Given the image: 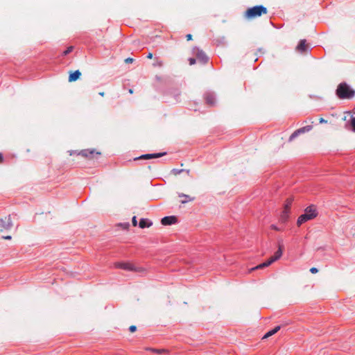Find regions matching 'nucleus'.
Returning a JSON list of instances; mask_svg holds the SVG:
<instances>
[{
    "instance_id": "obj_11",
    "label": "nucleus",
    "mask_w": 355,
    "mask_h": 355,
    "mask_svg": "<svg viewBox=\"0 0 355 355\" xmlns=\"http://www.w3.org/2000/svg\"><path fill=\"white\" fill-rule=\"evenodd\" d=\"M80 76H81V72L79 70H76L75 71H71L69 73L68 80L70 83L74 82V81L77 80L78 79H79Z\"/></svg>"
},
{
    "instance_id": "obj_4",
    "label": "nucleus",
    "mask_w": 355,
    "mask_h": 355,
    "mask_svg": "<svg viewBox=\"0 0 355 355\" xmlns=\"http://www.w3.org/2000/svg\"><path fill=\"white\" fill-rule=\"evenodd\" d=\"M283 250H284L283 244L282 243H279L278 250L275 253V254L273 256L270 257L268 259V260H267L266 261H265V262H263V263L257 266L254 268H252L251 269V270H257V269H262V268H264L266 267L269 266L272 263H274L275 261H276L277 260L280 259V257L282 256V254H283Z\"/></svg>"
},
{
    "instance_id": "obj_37",
    "label": "nucleus",
    "mask_w": 355,
    "mask_h": 355,
    "mask_svg": "<svg viewBox=\"0 0 355 355\" xmlns=\"http://www.w3.org/2000/svg\"><path fill=\"white\" fill-rule=\"evenodd\" d=\"M272 228L275 230H278L277 227H276L275 225H272Z\"/></svg>"
},
{
    "instance_id": "obj_24",
    "label": "nucleus",
    "mask_w": 355,
    "mask_h": 355,
    "mask_svg": "<svg viewBox=\"0 0 355 355\" xmlns=\"http://www.w3.org/2000/svg\"><path fill=\"white\" fill-rule=\"evenodd\" d=\"M132 225L135 227L137 225V220L136 216H133V218L132 219Z\"/></svg>"
},
{
    "instance_id": "obj_31",
    "label": "nucleus",
    "mask_w": 355,
    "mask_h": 355,
    "mask_svg": "<svg viewBox=\"0 0 355 355\" xmlns=\"http://www.w3.org/2000/svg\"><path fill=\"white\" fill-rule=\"evenodd\" d=\"M2 238L3 239L10 240L12 237H11V236L8 235V236H3Z\"/></svg>"
},
{
    "instance_id": "obj_17",
    "label": "nucleus",
    "mask_w": 355,
    "mask_h": 355,
    "mask_svg": "<svg viewBox=\"0 0 355 355\" xmlns=\"http://www.w3.org/2000/svg\"><path fill=\"white\" fill-rule=\"evenodd\" d=\"M288 214H289V210H286V209H284V211H282V214H281V220L282 222H286V220L288 219Z\"/></svg>"
},
{
    "instance_id": "obj_29",
    "label": "nucleus",
    "mask_w": 355,
    "mask_h": 355,
    "mask_svg": "<svg viewBox=\"0 0 355 355\" xmlns=\"http://www.w3.org/2000/svg\"><path fill=\"white\" fill-rule=\"evenodd\" d=\"M120 225L123 226V227L124 229H128L129 227V223H124V224H120Z\"/></svg>"
},
{
    "instance_id": "obj_35",
    "label": "nucleus",
    "mask_w": 355,
    "mask_h": 355,
    "mask_svg": "<svg viewBox=\"0 0 355 355\" xmlns=\"http://www.w3.org/2000/svg\"><path fill=\"white\" fill-rule=\"evenodd\" d=\"M99 95L101 96H105V92H99Z\"/></svg>"
},
{
    "instance_id": "obj_34",
    "label": "nucleus",
    "mask_w": 355,
    "mask_h": 355,
    "mask_svg": "<svg viewBox=\"0 0 355 355\" xmlns=\"http://www.w3.org/2000/svg\"><path fill=\"white\" fill-rule=\"evenodd\" d=\"M182 171V170H174V174L177 175L180 173Z\"/></svg>"
},
{
    "instance_id": "obj_25",
    "label": "nucleus",
    "mask_w": 355,
    "mask_h": 355,
    "mask_svg": "<svg viewBox=\"0 0 355 355\" xmlns=\"http://www.w3.org/2000/svg\"><path fill=\"white\" fill-rule=\"evenodd\" d=\"M310 272L313 274L317 273L318 272V268L313 267L310 269Z\"/></svg>"
},
{
    "instance_id": "obj_38",
    "label": "nucleus",
    "mask_w": 355,
    "mask_h": 355,
    "mask_svg": "<svg viewBox=\"0 0 355 355\" xmlns=\"http://www.w3.org/2000/svg\"><path fill=\"white\" fill-rule=\"evenodd\" d=\"M158 64H159V66H162V62H159Z\"/></svg>"
},
{
    "instance_id": "obj_15",
    "label": "nucleus",
    "mask_w": 355,
    "mask_h": 355,
    "mask_svg": "<svg viewBox=\"0 0 355 355\" xmlns=\"http://www.w3.org/2000/svg\"><path fill=\"white\" fill-rule=\"evenodd\" d=\"M281 327L280 326H277L275 327L273 329L269 331L268 332H267L264 336L263 337V339H265V338H268V337L274 335L275 334H276L279 329H280Z\"/></svg>"
},
{
    "instance_id": "obj_26",
    "label": "nucleus",
    "mask_w": 355,
    "mask_h": 355,
    "mask_svg": "<svg viewBox=\"0 0 355 355\" xmlns=\"http://www.w3.org/2000/svg\"><path fill=\"white\" fill-rule=\"evenodd\" d=\"M134 61V60L131 58H128L125 60V62L126 64L132 63Z\"/></svg>"
},
{
    "instance_id": "obj_20",
    "label": "nucleus",
    "mask_w": 355,
    "mask_h": 355,
    "mask_svg": "<svg viewBox=\"0 0 355 355\" xmlns=\"http://www.w3.org/2000/svg\"><path fill=\"white\" fill-rule=\"evenodd\" d=\"M153 352L157 353L158 354H162L166 352V350L162 349H149Z\"/></svg>"
},
{
    "instance_id": "obj_8",
    "label": "nucleus",
    "mask_w": 355,
    "mask_h": 355,
    "mask_svg": "<svg viewBox=\"0 0 355 355\" xmlns=\"http://www.w3.org/2000/svg\"><path fill=\"white\" fill-rule=\"evenodd\" d=\"M166 155V153H153V154H145V155H143L139 157H137L135 159V160H137V159H152V158H158V157H160L163 155Z\"/></svg>"
},
{
    "instance_id": "obj_6",
    "label": "nucleus",
    "mask_w": 355,
    "mask_h": 355,
    "mask_svg": "<svg viewBox=\"0 0 355 355\" xmlns=\"http://www.w3.org/2000/svg\"><path fill=\"white\" fill-rule=\"evenodd\" d=\"M13 224L10 216L0 218V232L9 231Z\"/></svg>"
},
{
    "instance_id": "obj_21",
    "label": "nucleus",
    "mask_w": 355,
    "mask_h": 355,
    "mask_svg": "<svg viewBox=\"0 0 355 355\" xmlns=\"http://www.w3.org/2000/svg\"><path fill=\"white\" fill-rule=\"evenodd\" d=\"M350 125L352 127V130L355 132V116L351 117Z\"/></svg>"
},
{
    "instance_id": "obj_23",
    "label": "nucleus",
    "mask_w": 355,
    "mask_h": 355,
    "mask_svg": "<svg viewBox=\"0 0 355 355\" xmlns=\"http://www.w3.org/2000/svg\"><path fill=\"white\" fill-rule=\"evenodd\" d=\"M129 330L131 333H134L137 330V327L135 325H131Z\"/></svg>"
},
{
    "instance_id": "obj_13",
    "label": "nucleus",
    "mask_w": 355,
    "mask_h": 355,
    "mask_svg": "<svg viewBox=\"0 0 355 355\" xmlns=\"http://www.w3.org/2000/svg\"><path fill=\"white\" fill-rule=\"evenodd\" d=\"M196 56H197V59L198 60V61H200L202 63H206L208 60L207 56L202 51H198V53H196Z\"/></svg>"
},
{
    "instance_id": "obj_30",
    "label": "nucleus",
    "mask_w": 355,
    "mask_h": 355,
    "mask_svg": "<svg viewBox=\"0 0 355 355\" xmlns=\"http://www.w3.org/2000/svg\"><path fill=\"white\" fill-rule=\"evenodd\" d=\"M186 37H187V40L188 41L191 40H192V35H191V34H187V35H186Z\"/></svg>"
},
{
    "instance_id": "obj_16",
    "label": "nucleus",
    "mask_w": 355,
    "mask_h": 355,
    "mask_svg": "<svg viewBox=\"0 0 355 355\" xmlns=\"http://www.w3.org/2000/svg\"><path fill=\"white\" fill-rule=\"evenodd\" d=\"M299 51L304 52L306 50L305 40H301L297 46Z\"/></svg>"
},
{
    "instance_id": "obj_10",
    "label": "nucleus",
    "mask_w": 355,
    "mask_h": 355,
    "mask_svg": "<svg viewBox=\"0 0 355 355\" xmlns=\"http://www.w3.org/2000/svg\"><path fill=\"white\" fill-rule=\"evenodd\" d=\"M176 222H177V218L173 216H165L161 220V223L163 225H170L175 223Z\"/></svg>"
},
{
    "instance_id": "obj_36",
    "label": "nucleus",
    "mask_w": 355,
    "mask_h": 355,
    "mask_svg": "<svg viewBox=\"0 0 355 355\" xmlns=\"http://www.w3.org/2000/svg\"><path fill=\"white\" fill-rule=\"evenodd\" d=\"M128 92H129V93H130V94H133V89H130L128 90Z\"/></svg>"
},
{
    "instance_id": "obj_33",
    "label": "nucleus",
    "mask_w": 355,
    "mask_h": 355,
    "mask_svg": "<svg viewBox=\"0 0 355 355\" xmlns=\"http://www.w3.org/2000/svg\"><path fill=\"white\" fill-rule=\"evenodd\" d=\"M3 162V154L0 153V164Z\"/></svg>"
},
{
    "instance_id": "obj_28",
    "label": "nucleus",
    "mask_w": 355,
    "mask_h": 355,
    "mask_svg": "<svg viewBox=\"0 0 355 355\" xmlns=\"http://www.w3.org/2000/svg\"><path fill=\"white\" fill-rule=\"evenodd\" d=\"M319 122L320 123H327L328 122V121L325 120V119H324L323 118L321 117V118L319 119Z\"/></svg>"
},
{
    "instance_id": "obj_5",
    "label": "nucleus",
    "mask_w": 355,
    "mask_h": 355,
    "mask_svg": "<svg viewBox=\"0 0 355 355\" xmlns=\"http://www.w3.org/2000/svg\"><path fill=\"white\" fill-rule=\"evenodd\" d=\"M115 267L127 271H133L136 272H143L145 269L141 267H137L129 262H117L115 263Z\"/></svg>"
},
{
    "instance_id": "obj_22",
    "label": "nucleus",
    "mask_w": 355,
    "mask_h": 355,
    "mask_svg": "<svg viewBox=\"0 0 355 355\" xmlns=\"http://www.w3.org/2000/svg\"><path fill=\"white\" fill-rule=\"evenodd\" d=\"M73 49V46H69L67 50H65L64 52H63V55H67V54L70 53Z\"/></svg>"
},
{
    "instance_id": "obj_19",
    "label": "nucleus",
    "mask_w": 355,
    "mask_h": 355,
    "mask_svg": "<svg viewBox=\"0 0 355 355\" xmlns=\"http://www.w3.org/2000/svg\"><path fill=\"white\" fill-rule=\"evenodd\" d=\"M293 199L291 198H288L286 200L285 205H284V209H286V210L287 209V210L290 211V208H291V204L293 202Z\"/></svg>"
},
{
    "instance_id": "obj_18",
    "label": "nucleus",
    "mask_w": 355,
    "mask_h": 355,
    "mask_svg": "<svg viewBox=\"0 0 355 355\" xmlns=\"http://www.w3.org/2000/svg\"><path fill=\"white\" fill-rule=\"evenodd\" d=\"M205 99L207 104L210 105H214L215 98L212 95H207Z\"/></svg>"
},
{
    "instance_id": "obj_9",
    "label": "nucleus",
    "mask_w": 355,
    "mask_h": 355,
    "mask_svg": "<svg viewBox=\"0 0 355 355\" xmlns=\"http://www.w3.org/2000/svg\"><path fill=\"white\" fill-rule=\"evenodd\" d=\"M96 153L97 155H100L101 153H98V152H96L95 150H88V149H85V150H83L81 151H80L78 153V155H81L83 157H87V158H92L93 157V155Z\"/></svg>"
},
{
    "instance_id": "obj_7",
    "label": "nucleus",
    "mask_w": 355,
    "mask_h": 355,
    "mask_svg": "<svg viewBox=\"0 0 355 355\" xmlns=\"http://www.w3.org/2000/svg\"><path fill=\"white\" fill-rule=\"evenodd\" d=\"M313 128L312 125H306L296 130L289 137L288 141H292L296 137L300 134H303L306 132H309Z\"/></svg>"
},
{
    "instance_id": "obj_32",
    "label": "nucleus",
    "mask_w": 355,
    "mask_h": 355,
    "mask_svg": "<svg viewBox=\"0 0 355 355\" xmlns=\"http://www.w3.org/2000/svg\"><path fill=\"white\" fill-rule=\"evenodd\" d=\"M146 57H147L148 59H152L153 57V55L152 53L150 52V53H148V54L147 55Z\"/></svg>"
},
{
    "instance_id": "obj_27",
    "label": "nucleus",
    "mask_w": 355,
    "mask_h": 355,
    "mask_svg": "<svg viewBox=\"0 0 355 355\" xmlns=\"http://www.w3.org/2000/svg\"><path fill=\"white\" fill-rule=\"evenodd\" d=\"M189 62L190 65H193L196 63V59L189 58Z\"/></svg>"
},
{
    "instance_id": "obj_2",
    "label": "nucleus",
    "mask_w": 355,
    "mask_h": 355,
    "mask_svg": "<svg viewBox=\"0 0 355 355\" xmlns=\"http://www.w3.org/2000/svg\"><path fill=\"white\" fill-rule=\"evenodd\" d=\"M267 13V8L260 5L248 8L245 12V17L247 19H252L261 17L262 15H266Z\"/></svg>"
},
{
    "instance_id": "obj_14",
    "label": "nucleus",
    "mask_w": 355,
    "mask_h": 355,
    "mask_svg": "<svg viewBox=\"0 0 355 355\" xmlns=\"http://www.w3.org/2000/svg\"><path fill=\"white\" fill-rule=\"evenodd\" d=\"M152 225L153 223L146 218H141L139 223V227L142 229L145 227H150Z\"/></svg>"
},
{
    "instance_id": "obj_3",
    "label": "nucleus",
    "mask_w": 355,
    "mask_h": 355,
    "mask_svg": "<svg viewBox=\"0 0 355 355\" xmlns=\"http://www.w3.org/2000/svg\"><path fill=\"white\" fill-rule=\"evenodd\" d=\"M336 95L342 99L352 98L355 95V92L352 89L345 83L338 85L336 89Z\"/></svg>"
},
{
    "instance_id": "obj_12",
    "label": "nucleus",
    "mask_w": 355,
    "mask_h": 355,
    "mask_svg": "<svg viewBox=\"0 0 355 355\" xmlns=\"http://www.w3.org/2000/svg\"><path fill=\"white\" fill-rule=\"evenodd\" d=\"M178 196L180 198H183V199L180 200V202L182 204H185V203H187L188 202H191V201H193L195 200V197H192V196H190L189 195H186V194H184V193H179Z\"/></svg>"
},
{
    "instance_id": "obj_1",
    "label": "nucleus",
    "mask_w": 355,
    "mask_h": 355,
    "mask_svg": "<svg viewBox=\"0 0 355 355\" xmlns=\"http://www.w3.org/2000/svg\"><path fill=\"white\" fill-rule=\"evenodd\" d=\"M317 216L318 211L316 207L313 205H311L304 209V214L300 215L298 217L297 225V226H300L306 221L314 219L317 217Z\"/></svg>"
}]
</instances>
